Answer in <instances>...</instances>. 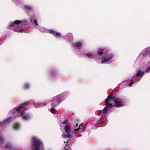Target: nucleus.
Instances as JSON below:
<instances>
[{
  "label": "nucleus",
  "mask_w": 150,
  "mask_h": 150,
  "mask_svg": "<svg viewBox=\"0 0 150 150\" xmlns=\"http://www.w3.org/2000/svg\"><path fill=\"white\" fill-rule=\"evenodd\" d=\"M31 144L33 150H44L43 144L37 137L33 136L32 137Z\"/></svg>",
  "instance_id": "obj_1"
},
{
  "label": "nucleus",
  "mask_w": 150,
  "mask_h": 150,
  "mask_svg": "<svg viewBox=\"0 0 150 150\" xmlns=\"http://www.w3.org/2000/svg\"><path fill=\"white\" fill-rule=\"evenodd\" d=\"M114 99V98L112 96V95L110 94L109 95L105 100L106 106L103 109V110H100L99 111V115L107 112L109 111L110 110L111 107L112 106V105L110 103H109L110 100L111 99Z\"/></svg>",
  "instance_id": "obj_2"
},
{
  "label": "nucleus",
  "mask_w": 150,
  "mask_h": 150,
  "mask_svg": "<svg viewBox=\"0 0 150 150\" xmlns=\"http://www.w3.org/2000/svg\"><path fill=\"white\" fill-rule=\"evenodd\" d=\"M63 96V94H61L54 97L51 101V106L54 107L57 106L59 103L62 102Z\"/></svg>",
  "instance_id": "obj_3"
},
{
  "label": "nucleus",
  "mask_w": 150,
  "mask_h": 150,
  "mask_svg": "<svg viewBox=\"0 0 150 150\" xmlns=\"http://www.w3.org/2000/svg\"><path fill=\"white\" fill-rule=\"evenodd\" d=\"M25 23H26L27 21L26 20H16L14 22L11 23L10 24L8 25V28H10L11 27L17 28L21 27L22 25H23V22Z\"/></svg>",
  "instance_id": "obj_4"
},
{
  "label": "nucleus",
  "mask_w": 150,
  "mask_h": 150,
  "mask_svg": "<svg viewBox=\"0 0 150 150\" xmlns=\"http://www.w3.org/2000/svg\"><path fill=\"white\" fill-rule=\"evenodd\" d=\"M83 44V42L82 41L76 42H72V47L74 49V51L77 54H80L81 48H79L80 46H82Z\"/></svg>",
  "instance_id": "obj_5"
},
{
  "label": "nucleus",
  "mask_w": 150,
  "mask_h": 150,
  "mask_svg": "<svg viewBox=\"0 0 150 150\" xmlns=\"http://www.w3.org/2000/svg\"><path fill=\"white\" fill-rule=\"evenodd\" d=\"M113 99H114V101L115 103V106L117 108L123 106L126 102V101L122 98H116Z\"/></svg>",
  "instance_id": "obj_6"
},
{
  "label": "nucleus",
  "mask_w": 150,
  "mask_h": 150,
  "mask_svg": "<svg viewBox=\"0 0 150 150\" xmlns=\"http://www.w3.org/2000/svg\"><path fill=\"white\" fill-rule=\"evenodd\" d=\"M21 116L22 119L25 121L30 120L32 117V114L25 110L21 113Z\"/></svg>",
  "instance_id": "obj_7"
},
{
  "label": "nucleus",
  "mask_w": 150,
  "mask_h": 150,
  "mask_svg": "<svg viewBox=\"0 0 150 150\" xmlns=\"http://www.w3.org/2000/svg\"><path fill=\"white\" fill-rule=\"evenodd\" d=\"M114 55L113 53L106 54L104 56V59L101 61V63H110V61L114 58Z\"/></svg>",
  "instance_id": "obj_8"
},
{
  "label": "nucleus",
  "mask_w": 150,
  "mask_h": 150,
  "mask_svg": "<svg viewBox=\"0 0 150 150\" xmlns=\"http://www.w3.org/2000/svg\"><path fill=\"white\" fill-rule=\"evenodd\" d=\"M104 50V49L103 48L98 49L97 51V55H95L93 58L95 60L101 59L100 56L103 55Z\"/></svg>",
  "instance_id": "obj_9"
},
{
  "label": "nucleus",
  "mask_w": 150,
  "mask_h": 150,
  "mask_svg": "<svg viewBox=\"0 0 150 150\" xmlns=\"http://www.w3.org/2000/svg\"><path fill=\"white\" fill-rule=\"evenodd\" d=\"M26 103H23L20 105L18 108H15L12 110L10 111V113H11L12 115H13L14 114H15V115L16 117L17 116L16 115H17L20 110L22 108V105H25L26 104Z\"/></svg>",
  "instance_id": "obj_10"
},
{
  "label": "nucleus",
  "mask_w": 150,
  "mask_h": 150,
  "mask_svg": "<svg viewBox=\"0 0 150 150\" xmlns=\"http://www.w3.org/2000/svg\"><path fill=\"white\" fill-rule=\"evenodd\" d=\"M145 72L144 71H142L141 69H139L138 70L135 75L133 76L131 80H130L131 81L134 80V78L136 77H141V78L142 77L144 74Z\"/></svg>",
  "instance_id": "obj_11"
},
{
  "label": "nucleus",
  "mask_w": 150,
  "mask_h": 150,
  "mask_svg": "<svg viewBox=\"0 0 150 150\" xmlns=\"http://www.w3.org/2000/svg\"><path fill=\"white\" fill-rule=\"evenodd\" d=\"M150 52V50L148 49L143 50L140 53L138 56V57H140L142 56V57L144 58L147 55H149Z\"/></svg>",
  "instance_id": "obj_12"
},
{
  "label": "nucleus",
  "mask_w": 150,
  "mask_h": 150,
  "mask_svg": "<svg viewBox=\"0 0 150 150\" xmlns=\"http://www.w3.org/2000/svg\"><path fill=\"white\" fill-rule=\"evenodd\" d=\"M25 10L28 11H33V7L32 5L29 4L26 5L24 6Z\"/></svg>",
  "instance_id": "obj_13"
},
{
  "label": "nucleus",
  "mask_w": 150,
  "mask_h": 150,
  "mask_svg": "<svg viewBox=\"0 0 150 150\" xmlns=\"http://www.w3.org/2000/svg\"><path fill=\"white\" fill-rule=\"evenodd\" d=\"M66 37L67 40L70 42L72 41L73 40V37L72 34L71 33H69L67 34V36H64V37Z\"/></svg>",
  "instance_id": "obj_14"
},
{
  "label": "nucleus",
  "mask_w": 150,
  "mask_h": 150,
  "mask_svg": "<svg viewBox=\"0 0 150 150\" xmlns=\"http://www.w3.org/2000/svg\"><path fill=\"white\" fill-rule=\"evenodd\" d=\"M30 86V84L28 82H25L22 86V88L24 89L27 90L29 88Z\"/></svg>",
  "instance_id": "obj_15"
},
{
  "label": "nucleus",
  "mask_w": 150,
  "mask_h": 150,
  "mask_svg": "<svg viewBox=\"0 0 150 150\" xmlns=\"http://www.w3.org/2000/svg\"><path fill=\"white\" fill-rule=\"evenodd\" d=\"M83 123H82L81 124H80L79 126V127L77 129H74V130L73 131H71V133L72 134H77L79 133V130L81 129L80 127H82L83 125Z\"/></svg>",
  "instance_id": "obj_16"
},
{
  "label": "nucleus",
  "mask_w": 150,
  "mask_h": 150,
  "mask_svg": "<svg viewBox=\"0 0 150 150\" xmlns=\"http://www.w3.org/2000/svg\"><path fill=\"white\" fill-rule=\"evenodd\" d=\"M12 147L11 144L10 143H8L6 144V148L4 150H10Z\"/></svg>",
  "instance_id": "obj_17"
},
{
  "label": "nucleus",
  "mask_w": 150,
  "mask_h": 150,
  "mask_svg": "<svg viewBox=\"0 0 150 150\" xmlns=\"http://www.w3.org/2000/svg\"><path fill=\"white\" fill-rule=\"evenodd\" d=\"M83 55L84 56H86V57L90 59L91 57L92 56V53L91 52H89L83 54Z\"/></svg>",
  "instance_id": "obj_18"
},
{
  "label": "nucleus",
  "mask_w": 150,
  "mask_h": 150,
  "mask_svg": "<svg viewBox=\"0 0 150 150\" xmlns=\"http://www.w3.org/2000/svg\"><path fill=\"white\" fill-rule=\"evenodd\" d=\"M47 104L44 103H40L38 104V105H34V107L35 108H38L45 106Z\"/></svg>",
  "instance_id": "obj_19"
},
{
  "label": "nucleus",
  "mask_w": 150,
  "mask_h": 150,
  "mask_svg": "<svg viewBox=\"0 0 150 150\" xmlns=\"http://www.w3.org/2000/svg\"><path fill=\"white\" fill-rule=\"evenodd\" d=\"M64 130L66 133H69L71 131L70 127L65 126L64 127Z\"/></svg>",
  "instance_id": "obj_20"
},
{
  "label": "nucleus",
  "mask_w": 150,
  "mask_h": 150,
  "mask_svg": "<svg viewBox=\"0 0 150 150\" xmlns=\"http://www.w3.org/2000/svg\"><path fill=\"white\" fill-rule=\"evenodd\" d=\"M38 29L41 32L44 33L47 32V29L43 27H40Z\"/></svg>",
  "instance_id": "obj_21"
},
{
  "label": "nucleus",
  "mask_w": 150,
  "mask_h": 150,
  "mask_svg": "<svg viewBox=\"0 0 150 150\" xmlns=\"http://www.w3.org/2000/svg\"><path fill=\"white\" fill-rule=\"evenodd\" d=\"M20 125L18 123H16L14 124L13 126V128L15 129H20Z\"/></svg>",
  "instance_id": "obj_22"
},
{
  "label": "nucleus",
  "mask_w": 150,
  "mask_h": 150,
  "mask_svg": "<svg viewBox=\"0 0 150 150\" xmlns=\"http://www.w3.org/2000/svg\"><path fill=\"white\" fill-rule=\"evenodd\" d=\"M71 136V135L69 134H65L64 133H62V137L63 138H66L67 137L70 138Z\"/></svg>",
  "instance_id": "obj_23"
},
{
  "label": "nucleus",
  "mask_w": 150,
  "mask_h": 150,
  "mask_svg": "<svg viewBox=\"0 0 150 150\" xmlns=\"http://www.w3.org/2000/svg\"><path fill=\"white\" fill-rule=\"evenodd\" d=\"M4 138L3 135L0 133V144L4 142Z\"/></svg>",
  "instance_id": "obj_24"
},
{
  "label": "nucleus",
  "mask_w": 150,
  "mask_h": 150,
  "mask_svg": "<svg viewBox=\"0 0 150 150\" xmlns=\"http://www.w3.org/2000/svg\"><path fill=\"white\" fill-rule=\"evenodd\" d=\"M12 118V116H10V117H8L7 118L4 120V122H5V123H9V122H10V121L11 119Z\"/></svg>",
  "instance_id": "obj_25"
},
{
  "label": "nucleus",
  "mask_w": 150,
  "mask_h": 150,
  "mask_svg": "<svg viewBox=\"0 0 150 150\" xmlns=\"http://www.w3.org/2000/svg\"><path fill=\"white\" fill-rule=\"evenodd\" d=\"M56 74V72L55 70H52L50 71V75L51 76H54Z\"/></svg>",
  "instance_id": "obj_26"
},
{
  "label": "nucleus",
  "mask_w": 150,
  "mask_h": 150,
  "mask_svg": "<svg viewBox=\"0 0 150 150\" xmlns=\"http://www.w3.org/2000/svg\"><path fill=\"white\" fill-rule=\"evenodd\" d=\"M50 111L51 113L53 114H54L55 113L56 110L55 109L53 108H51L50 110Z\"/></svg>",
  "instance_id": "obj_27"
},
{
  "label": "nucleus",
  "mask_w": 150,
  "mask_h": 150,
  "mask_svg": "<svg viewBox=\"0 0 150 150\" xmlns=\"http://www.w3.org/2000/svg\"><path fill=\"white\" fill-rule=\"evenodd\" d=\"M145 72L146 73H148L150 72V66L146 68V69Z\"/></svg>",
  "instance_id": "obj_28"
},
{
  "label": "nucleus",
  "mask_w": 150,
  "mask_h": 150,
  "mask_svg": "<svg viewBox=\"0 0 150 150\" xmlns=\"http://www.w3.org/2000/svg\"><path fill=\"white\" fill-rule=\"evenodd\" d=\"M54 35H55L56 36L60 37L61 35L60 33L58 32H56L55 33Z\"/></svg>",
  "instance_id": "obj_29"
},
{
  "label": "nucleus",
  "mask_w": 150,
  "mask_h": 150,
  "mask_svg": "<svg viewBox=\"0 0 150 150\" xmlns=\"http://www.w3.org/2000/svg\"><path fill=\"white\" fill-rule=\"evenodd\" d=\"M49 32L52 34H53L54 35V34L55 32L52 30H49Z\"/></svg>",
  "instance_id": "obj_30"
},
{
  "label": "nucleus",
  "mask_w": 150,
  "mask_h": 150,
  "mask_svg": "<svg viewBox=\"0 0 150 150\" xmlns=\"http://www.w3.org/2000/svg\"><path fill=\"white\" fill-rule=\"evenodd\" d=\"M26 29L23 30V29H21L20 30H18L17 31V32L18 33H23V32Z\"/></svg>",
  "instance_id": "obj_31"
},
{
  "label": "nucleus",
  "mask_w": 150,
  "mask_h": 150,
  "mask_svg": "<svg viewBox=\"0 0 150 150\" xmlns=\"http://www.w3.org/2000/svg\"><path fill=\"white\" fill-rule=\"evenodd\" d=\"M68 121L67 120H65L64 121L62 122V124H66L68 123Z\"/></svg>",
  "instance_id": "obj_32"
},
{
  "label": "nucleus",
  "mask_w": 150,
  "mask_h": 150,
  "mask_svg": "<svg viewBox=\"0 0 150 150\" xmlns=\"http://www.w3.org/2000/svg\"><path fill=\"white\" fill-rule=\"evenodd\" d=\"M101 118H100L98 120H95L94 121V122L95 123H96V124H97L98 123H99V122H100V121H101Z\"/></svg>",
  "instance_id": "obj_33"
},
{
  "label": "nucleus",
  "mask_w": 150,
  "mask_h": 150,
  "mask_svg": "<svg viewBox=\"0 0 150 150\" xmlns=\"http://www.w3.org/2000/svg\"><path fill=\"white\" fill-rule=\"evenodd\" d=\"M33 22H34V24L35 25H38L37 21L36 19L34 20H33Z\"/></svg>",
  "instance_id": "obj_34"
},
{
  "label": "nucleus",
  "mask_w": 150,
  "mask_h": 150,
  "mask_svg": "<svg viewBox=\"0 0 150 150\" xmlns=\"http://www.w3.org/2000/svg\"><path fill=\"white\" fill-rule=\"evenodd\" d=\"M134 82H133L130 83L129 85V87H131L132 86V84H134Z\"/></svg>",
  "instance_id": "obj_35"
},
{
  "label": "nucleus",
  "mask_w": 150,
  "mask_h": 150,
  "mask_svg": "<svg viewBox=\"0 0 150 150\" xmlns=\"http://www.w3.org/2000/svg\"><path fill=\"white\" fill-rule=\"evenodd\" d=\"M14 2L16 4H18V3H19V1L18 0H16Z\"/></svg>",
  "instance_id": "obj_36"
},
{
  "label": "nucleus",
  "mask_w": 150,
  "mask_h": 150,
  "mask_svg": "<svg viewBox=\"0 0 150 150\" xmlns=\"http://www.w3.org/2000/svg\"><path fill=\"white\" fill-rule=\"evenodd\" d=\"M107 121V119L106 117L105 118L104 120V122H106Z\"/></svg>",
  "instance_id": "obj_37"
},
{
  "label": "nucleus",
  "mask_w": 150,
  "mask_h": 150,
  "mask_svg": "<svg viewBox=\"0 0 150 150\" xmlns=\"http://www.w3.org/2000/svg\"><path fill=\"white\" fill-rule=\"evenodd\" d=\"M67 146V144H66V145L65 146ZM64 148L65 149V150H69V149H66V146L64 147Z\"/></svg>",
  "instance_id": "obj_38"
},
{
  "label": "nucleus",
  "mask_w": 150,
  "mask_h": 150,
  "mask_svg": "<svg viewBox=\"0 0 150 150\" xmlns=\"http://www.w3.org/2000/svg\"><path fill=\"white\" fill-rule=\"evenodd\" d=\"M78 126V124H76V126H74V128H75L76 127H77Z\"/></svg>",
  "instance_id": "obj_39"
},
{
  "label": "nucleus",
  "mask_w": 150,
  "mask_h": 150,
  "mask_svg": "<svg viewBox=\"0 0 150 150\" xmlns=\"http://www.w3.org/2000/svg\"><path fill=\"white\" fill-rule=\"evenodd\" d=\"M149 57H150V53H149Z\"/></svg>",
  "instance_id": "obj_40"
},
{
  "label": "nucleus",
  "mask_w": 150,
  "mask_h": 150,
  "mask_svg": "<svg viewBox=\"0 0 150 150\" xmlns=\"http://www.w3.org/2000/svg\"><path fill=\"white\" fill-rule=\"evenodd\" d=\"M140 79H139V80H138V81H135V82H138V81H139L140 80Z\"/></svg>",
  "instance_id": "obj_41"
}]
</instances>
